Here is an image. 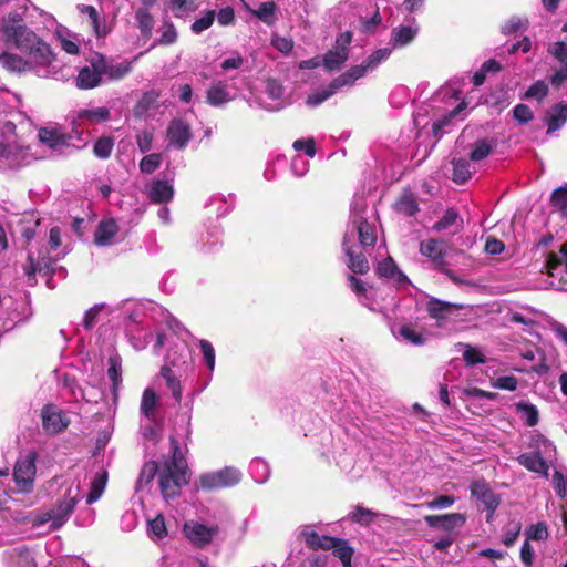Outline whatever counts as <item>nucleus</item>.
I'll return each instance as SVG.
<instances>
[{
    "mask_svg": "<svg viewBox=\"0 0 567 567\" xmlns=\"http://www.w3.org/2000/svg\"><path fill=\"white\" fill-rule=\"evenodd\" d=\"M547 94L548 86L545 81H537L528 87L525 93V97L542 101Z\"/></svg>",
    "mask_w": 567,
    "mask_h": 567,
    "instance_id": "obj_52",
    "label": "nucleus"
},
{
    "mask_svg": "<svg viewBox=\"0 0 567 567\" xmlns=\"http://www.w3.org/2000/svg\"><path fill=\"white\" fill-rule=\"evenodd\" d=\"M249 471L252 478L259 484L265 483L269 477V466L261 458L252 460L250 462Z\"/></svg>",
    "mask_w": 567,
    "mask_h": 567,
    "instance_id": "obj_45",
    "label": "nucleus"
},
{
    "mask_svg": "<svg viewBox=\"0 0 567 567\" xmlns=\"http://www.w3.org/2000/svg\"><path fill=\"white\" fill-rule=\"evenodd\" d=\"M153 142V133L150 131H142L136 135V143L142 153L151 150Z\"/></svg>",
    "mask_w": 567,
    "mask_h": 567,
    "instance_id": "obj_63",
    "label": "nucleus"
},
{
    "mask_svg": "<svg viewBox=\"0 0 567 567\" xmlns=\"http://www.w3.org/2000/svg\"><path fill=\"white\" fill-rule=\"evenodd\" d=\"M27 4H17L0 19V37L3 43L24 54L0 51V65L10 73L33 72L43 79H58L60 69L51 45L25 22Z\"/></svg>",
    "mask_w": 567,
    "mask_h": 567,
    "instance_id": "obj_1",
    "label": "nucleus"
},
{
    "mask_svg": "<svg viewBox=\"0 0 567 567\" xmlns=\"http://www.w3.org/2000/svg\"><path fill=\"white\" fill-rule=\"evenodd\" d=\"M353 225L362 246H373L377 240V228L374 224L368 223L361 216L353 217Z\"/></svg>",
    "mask_w": 567,
    "mask_h": 567,
    "instance_id": "obj_28",
    "label": "nucleus"
},
{
    "mask_svg": "<svg viewBox=\"0 0 567 567\" xmlns=\"http://www.w3.org/2000/svg\"><path fill=\"white\" fill-rule=\"evenodd\" d=\"M174 188L168 181L155 179L148 187V197L153 203H167L173 198Z\"/></svg>",
    "mask_w": 567,
    "mask_h": 567,
    "instance_id": "obj_26",
    "label": "nucleus"
},
{
    "mask_svg": "<svg viewBox=\"0 0 567 567\" xmlns=\"http://www.w3.org/2000/svg\"><path fill=\"white\" fill-rule=\"evenodd\" d=\"M216 18V12L214 10H208L204 13L203 17L196 19L192 24V31L196 34L202 33L207 30L214 22Z\"/></svg>",
    "mask_w": 567,
    "mask_h": 567,
    "instance_id": "obj_48",
    "label": "nucleus"
},
{
    "mask_svg": "<svg viewBox=\"0 0 567 567\" xmlns=\"http://www.w3.org/2000/svg\"><path fill=\"white\" fill-rule=\"evenodd\" d=\"M41 419L43 430L50 435L63 432L70 424V419L66 414L52 404H47L42 408Z\"/></svg>",
    "mask_w": 567,
    "mask_h": 567,
    "instance_id": "obj_14",
    "label": "nucleus"
},
{
    "mask_svg": "<svg viewBox=\"0 0 567 567\" xmlns=\"http://www.w3.org/2000/svg\"><path fill=\"white\" fill-rule=\"evenodd\" d=\"M174 453L169 462H166L159 472V487L164 498H174L179 494V488L189 480L186 461L184 460L175 440H173Z\"/></svg>",
    "mask_w": 567,
    "mask_h": 567,
    "instance_id": "obj_4",
    "label": "nucleus"
},
{
    "mask_svg": "<svg viewBox=\"0 0 567 567\" xmlns=\"http://www.w3.org/2000/svg\"><path fill=\"white\" fill-rule=\"evenodd\" d=\"M393 333L396 339L414 346L423 344L425 341L422 333H420L412 324H402L393 330Z\"/></svg>",
    "mask_w": 567,
    "mask_h": 567,
    "instance_id": "obj_34",
    "label": "nucleus"
},
{
    "mask_svg": "<svg viewBox=\"0 0 567 567\" xmlns=\"http://www.w3.org/2000/svg\"><path fill=\"white\" fill-rule=\"evenodd\" d=\"M241 480V472L233 466L200 475L198 484L203 489H219L237 485Z\"/></svg>",
    "mask_w": 567,
    "mask_h": 567,
    "instance_id": "obj_10",
    "label": "nucleus"
},
{
    "mask_svg": "<svg viewBox=\"0 0 567 567\" xmlns=\"http://www.w3.org/2000/svg\"><path fill=\"white\" fill-rule=\"evenodd\" d=\"M494 388L514 391L517 388V379L514 375H504L497 378L494 383Z\"/></svg>",
    "mask_w": 567,
    "mask_h": 567,
    "instance_id": "obj_64",
    "label": "nucleus"
},
{
    "mask_svg": "<svg viewBox=\"0 0 567 567\" xmlns=\"http://www.w3.org/2000/svg\"><path fill=\"white\" fill-rule=\"evenodd\" d=\"M189 350L186 343L181 342L172 347L166 355L164 365L173 370L182 371L188 365Z\"/></svg>",
    "mask_w": 567,
    "mask_h": 567,
    "instance_id": "obj_23",
    "label": "nucleus"
},
{
    "mask_svg": "<svg viewBox=\"0 0 567 567\" xmlns=\"http://www.w3.org/2000/svg\"><path fill=\"white\" fill-rule=\"evenodd\" d=\"M518 463L523 465L525 468H527L530 472H535L538 474H548V465L546 462L540 457L538 453L532 452V453H524L518 456L517 458Z\"/></svg>",
    "mask_w": 567,
    "mask_h": 567,
    "instance_id": "obj_31",
    "label": "nucleus"
},
{
    "mask_svg": "<svg viewBox=\"0 0 567 567\" xmlns=\"http://www.w3.org/2000/svg\"><path fill=\"white\" fill-rule=\"evenodd\" d=\"M162 162V155L157 153H153L150 155H146L142 158L140 162V169L145 174H152L154 171H156Z\"/></svg>",
    "mask_w": 567,
    "mask_h": 567,
    "instance_id": "obj_49",
    "label": "nucleus"
},
{
    "mask_svg": "<svg viewBox=\"0 0 567 567\" xmlns=\"http://www.w3.org/2000/svg\"><path fill=\"white\" fill-rule=\"evenodd\" d=\"M198 344H199V348L203 353L204 361H205L207 368L209 369L210 372H213L215 369V357H216L215 349H214L213 344L205 339L199 340Z\"/></svg>",
    "mask_w": 567,
    "mask_h": 567,
    "instance_id": "obj_50",
    "label": "nucleus"
},
{
    "mask_svg": "<svg viewBox=\"0 0 567 567\" xmlns=\"http://www.w3.org/2000/svg\"><path fill=\"white\" fill-rule=\"evenodd\" d=\"M218 532L217 525H205L197 520H189L184 525L185 536L197 547L208 545Z\"/></svg>",
    "mask_w": 567,
    "mask_h": 567,
    "instance_id": "obj_16",
    "label": "nucleus"
},
{
    "mask_svg": "<svg viewBox=\"0 0 567 567\" xmlns=\"http://www.w3.org/2000/svg\"><path fill=\"white\" fill-rule=\"evenodd\" d=\"M101 63L99 54L90 60L87 65L82 66L79 70L78 76L75 78V85L80 90H91L104 82L102 70H100Z\"/></svg>",
    "mask_w": 567,
    "mask_h": 567,
    "instance_id": "obj_15",
    "label": "nucleus"
},
{
    "mask_svg": "<svg viewBox=\"0 0 567 567\" xmlns=\"http://www.w3.org/2000/svg\"><path fill=\"white\" fill-rule=\"evenodd\" d=\"M381 23V17L378 7L374 9V13L371 18H361V30L367 33L373 32L377 27Z\"/></svg>",
    "mask_w": 567,
    "mask_h": 567,
    "instance_id": "obj_62",
    "label": "nucleus"
},
{
    "mask_svg": "<svg viewBox=\"0 0 567 567\" xmlns=\"http://www.w3.org/2000/svg\"><path fill=\"white\" fill-rule=\"evenodd\" d=\"M161 377L165 380L167 389L171 391L176 403H181L183 399V388L181 384V371L173 370L169 365L161 368Z\"/></svg>",
    "mask_w": 567,
    "mask_h": 567,
    "instance_id": "obj_25",
    "label": "nucleus"
},
{
    "mask_svg": "<svg viewBox=\"0 0 567 567\" xmlns=\"http://www.w3.org/2000/svg\"><path fill=\"white\" fill-rule=\"evenodd\" d=\"M424 520L433 528H439L446 532V534L455 535V529L462 527L466 518L463 514L452 513L445 515H426Z\"/></svg>",
    "mask_w": 567,
    "mask_h": 567,
    "instance_id": "obj_18",
    "label": "nucleus"
},
{
    "mask_svg": "<svg viewBox=\"0 0 567 567\" xmlns=\"http://www.w3.org/2000/svg\"><path fill=\"white\" fill-rule=\"evenodd\" d=\"M336 540L334 546L331 548L333 549V555L341 560L343 567H351L352 548L343 539L336 538Z\"/></svg>",
    "mask_w": 567,
    "mask_h": 567,
    "instance_id": "obj_42",
    "label": "nucleus"
},
{
    "mask_svg": "<svg viewBox=\"0 0 567 567\" xmlns=\"http://www.w3.org/2000/svg\"><path fill=\"white\" fill-rule=\"evenodd\" d=\"M390 48H381L373 51L367 59L359 65H354L347 72L336 78V85H353L354 82L368 73L373 72L381 63L386 61L391 55Z\"/></svg>",
    "mask_w": 567,
    "mask_h": 567,
    "instance_id": "obj_6",
    "label": "nucleus"
},
{
    "mask_svg": "<svg viewBox=\"0 0 567 567\" xmlns=\"http://www.w3.org/2000/svg\"><path fill=\"white\" fill-rule=\"evenodd\" d=\"M147 535L152 539H162L167 535L165 518L162 514L147 520Z\"/></svg>",
    "mask_w": 567,
    "mask_h": 567,
    "instance_id": "obj_39",
    "label": "nucleus"
},
{
    "mask_svg": "<svg viewBox=\"0 0 567 567\" xmlns=\"http://www.w3.org/2000/svg\"><path fill=\"white\" fill-rule=\"evenodd\" d=\"M492 151V145L487 143L485 140L478 141L475 145L473 151L470 154L471 161L478 162L484 159L489 155Z\"/></svg>",
    "mask_w": 567,
    "mask_h": 567,
    "instance_id": "obj_53",
    "label": "nucleus"
},
{
    "mask_svg": "<svg viewBox=\"0 0 567 567\" xmlns=\"http://www.w3.org/2000/svg\"><path fill=\"white\" fill-rule=\"evenodd\" d=\"M458 214L454 209H447L442 218H440L433 226L437 231L444 230L456 223Z\"/></svg>",
    "mask_w": 567,
    "mask_h": 567,
    "instance_id": "obj_54",
    "label": "nucleus"
},
{
    "mask_svg": "<svg viewBox=\"0 0 567 567\" xmlns=\"http://www.w3.org/2000/svg\"><path fill=\"white\" fill-rule=\"evenodd\" d=\"M104 81H117L127 75L132 70V63L127 61L112 63L105 56L99 54Z\"/></svg>",
    "mask_w": 567,
    "mask_h": 567,
    "instance_id": "obj_21",
    "label": "nucleus"
},
{
    "mask_svg": "<svg viewBox=\"0 0 567 567\" xmlns=\"http://www.w3.org/2000/svg\"><path fill=\"white\" fill-rule=\"evenodd\" d=\"M300 536L306 542L308 547L312 549L329 550L334 546L337 542L334 537L319 535L317 532H315L312 526H305L300 532Z\"/></svg>",
    "mask_w": 567,
    "mask_h": 567,
    "instance_id": "obj_22",
    "label": "nucleus"
},
{
    "mask_svg": "<svg viewBox=\"0 0 567 567\" xmlns=\"http://www.w3.org/2000/svg\"><path fill=\"white\" fill-rule=\"evenodd\" d=\"M545 267L547 274L558 280V288L567 290V244L548 255Z\"/></svg>",
    "mask_w": 567,
    "mask_h": 567,
    "instance_id": "obj_13",
    "label": "nucleus"
},
{
    "mask_svg": "<svg viewBox=\"0 0 567 567\" xmlns=\"http://www.w3.org/2000/svg\"><path fill=\"white\" fill-rule=\"evenodd\" d=\"M118 227L113 219L102 220L95 231L94 243L99 246H109L114 243Z\"/></svg>",
    "mask_w": 567,
    "mask_h": 567,
    "instance_id": "obj_30",
    "label": "nucleus"
},
{
    "mask_svg": "<svg viewBox=\"0 0 567 567\" xmlns=\"http://www.w3.org/2000/svg\"><path fill=\"white\" fill-rule=\"evenodd\" d=\"M449 245L445 241L429 238L420 243V254L429 258L434 267L446 275L453 282L461 285L464 280L458 278L452 270L445 267L444 257L449 249Z\"/></svg>",
    "mask_w": 567,
    "mask_h": 567,
    "instance_id": "obj_7",
    "label": "nucleus"
},
{
    "mask_svg": "<svg viewBox=\"0 0 567 567\" xmlns=\"http://www.w3.org/2000/svg\"><path fill=\"white\" fill-rule=\"evenodd\" d=\"M157 401V395L153 389L147 388L144 390L141 400V413L150 421L155 420Z\"/></svg>",
    "mask_w": 567,
    "mask_h": 567,
    "instance_id": "obj_35",
    "label": "nucleus"
},
{
    "mask_svg": "<svg viewBox=\"0 0 567 567\" xmlns=\"http://www.w3.org/2000/svg\"><path fill=\"white\" fill-rule=\"evenodd\" d=\"M266 94L270 100L277 102L272 110L282 107L285 90L278 81L270 79L266 82Z\"/></svg>",
    "mask_w": 567,
    "mask_h": 567,
    "instance_id": "obj_41",
    "label": "nucleus"
},
{
    "mask_svg": "<svg viewBox=\"0 0 567 567\" xmlns=\"http://www.w3.org/2000/svg\"><path fill=\"white\" fill-rule=\"evenodd\" d=\"M527 538L534 540H543L548 537L547 526L544 523H537L536 525H532L526 530Z\"/></svg>",
    "mask_w": 567,
    "mask_h": 567,
    "instance_id": "obj_60",
    "label": "nucleus"
},
{
    "mask_svg": "<svg viewBox=\"0 0 567 567\" xmlns=\"http://www.w3.org/2000/svg\"><path fill=\"white\" fill-rule=\"evenodd\" d=\"M567 121V103L560 102L550 107L545 116L547 124V134H551L555 131L561 128Z\"/></svg>",
    "mask_w": 567,
    "mask_h": 567,
    "instance_id": "obj_24",
    "label": "nucleus"
},
{
    "mask_svg": "<svg viewBox=\"0 0 567 567\" xmlns=\"http://www.w3.org/2000/svg\"><path fill=\"white\" fill-rule=\"evenodd\" d=\"M12 567H35L34 558L30 550L14 548L11 553Z\"/></svg>",
    "mask_w": 567,
    "mask_h": 567,
    "instance_id": "obj_43",
    "label": "nucleus"
},
{
    "mask_svg": "<svg viewBox=\"0 0 567 567\" xmlns=\"http://www.w3.org/2000/svg\"><path fill=\"white\" fill-rule=\"evenodd\" d=\"M106 480H107V477H106L105 472L97 474L93 478V481L91 483L90 492L86 497V503L89 505L93 504L102 496V494L105 489V486H106Z\"/></svg>",
    "mask_w": 567,
    "mask_h": 567,
    "instance_id": "obj_40",
    "label": "nucleus"
},
{
    "mask_svg": "<svg viewBox=\"0 0 567 567\" xmlns=\"http://www.w3.org/2000/svg\"><path fill=\"white\" fill-rule=\"evenodd\" d=\"M37 453L31 451L17 460L13 470V480L19 492L30 493L32 491L37 473Z\"/></svg>",
    "mask_w": 567,
    "mask_h": 567,
    "instance_id": "obj_9",
    "label": "nucleus"
},
{
    "mask_svg": "<svg viewBox=\"0 0 567 567\" xmlns=\"http://www.w3.org/2000/svg\"><path fill=\"white\" fill-rule=\"evenodd\" d=\"M336 79L329 84L328 87H322L313 92L307 97V105L309 106H318L330 96H332L338 90L343 87L344 85H336Z\"/></svg>",
    "mask_w": 567,
    "mask_h": 567,
    "instance_id": "obj_37",
    "label": "nucleus"
},
{
    "mask_svg": "<svg viewBox=\"0 0 567 567\" xmlns=\"http://www.w3.org/2000/svg\"><path fill=\"white\" fill-rule=\"evenodd\" d=\"M454 503L455 497L449 495H441L430 502L422 504V506H425L429 509H442L451 507Z\"/></svg>",
    "mask_w": 567,
    "mask_h": 567,
    "instance_id": "obj_58",
    "label": "nucleus"
},
{
    "mask_svg": "<svg viewBox=\"0 0 567 567\" xmlns=\"http://www.w3.org/2000/svg\"><path fill=\"white\" fill-rule=\"evenodd\" d=\"M343 250L349 257L348 267L357 274H365L369 270L368 259L362 254H357L353 247L349 244L348 235L343 239Z\"/></svg>",
    "mask_w": 567,
    "mask_h": 567,
    "instance_id": "obj_29",
    "label": "nucleus"
},
{
    "mask_svg": "<svg viewBox=\"0 0 567 567\" xmlns=\"http://www.w3.org/2000/svg\"><path fill=\"white\" fill-rule=\"evenodd\" d=\"M4 132L0 134V155L6 158H11L22 152V145L16 141V126L8 122L3 126Z\"/></svg>",
    "mask_w": 567,
    "mask_h": 567,
    "instance_id": "obj_20",
    "label": "nucleus"
},
{
    "mask_svg": "<svg viewBox=\"0 0 567 567\" xmlns=\"http://www.w3.org/2000/svg\"><path fill=\"white\" fill-rule=\"evenodd\" d=\"M82 14L87 16L89 25L93 29L94 33L97 38L104 37L106 34V28L101 23L99 13L96 9L92 6L81 4L78 7Z\"/></svg>",
    "mask_w": 567,
    "mask_h": 567,
    "instance_id": "obj_36",
    "label": "nucleus"
},
{
    "mask_svg": "<svg viewBox=\"0 0 567 567\" xmlns=\"http://www.w3.org/2000/svg\"><path fill=\"white\" fill-rule=\"evenodd\" d=\"M276 6L274 2H262L254 14L258 17L264 22L270 24L275 19Z\"/></svg>",
    "mask_w": 567,
    "mask_h": 567,
    "instance_id": "obj_51",
    "label": "nucleus"
},
{
    "mask_svg": "<svg viewBox=\"0 0 567 567\" xmlns=\"http://www.w3.org/2000/svg\"><path fill=\"white\" fill-rule=\"evenodd\" d=\"M351 41L352 34L349 31L341 33L337 38L333 49L322 56V64L324 69L328 71H334L341 68V65L349 59V45Z\"/></svg>",
    "mask_w": 567,
    "mask_h": 567,
    "instance_id": "obj_11",
    "label": "nucleus"
},
{
    "mask_svg": "<svg viewBox=\"0 0 567 567\" xmlns=\"http://www.w3.org/2000/svg\"><path fill=\"white\" fill-rule=\"evenodd\" d=\"M527 25V20L522 19L519 17H512L502 25V32L504 34H511L518 30L525 29Z\"/></svg>",
    "mask_w": 567,
    "mask_h": 567,
    "instance_id": "obj_59",
    "label": "nucleus"
},
{
    "mask_svg": "<svg viewBox=\"0 0 567 567\" xmlns=\"http://www.w3.org/2000/svg\"><path fill=\"white\" fill-rule=\"evenodd\" d=\"M471 493L474 497L480 499L484 504L485 508L489 512L486 518L487 522H489L492 519L493 513L499 504L498 497L489 488L485 481H474L471 484Z\"/></svg>",
    "mask_w": 567,
    "mask_h": 567,
    "instance_id": "obj_19",
    "label": "nucleus"
},
{
    "mask_svg": "<svg viewBox=\"0 0 567 567\" xmlns=\"http://www.w3.org/2000/svg\"><path fill=\"white\" fill-rule=\"evenodd\" d=\"M60 246L61 230L59 227H53L49 234V247L37 249V251L32 246L29 247L28 265L24 267L29 285L33 286L37 282V272L47 275L53 262L61 258L58 251Z\"/></svg>",
    "mask_w": 567,
    "mask_h": 567,
    "instance_id": "obj_3",
    "label": "nucleus"
},
{
    "mask_svg": "<svg viewBox=\"0 0 567 567\" xmlns=\"http://www.w3.org/2000/svg\"><path fill=\"white\" fill-rule=\"evenodd\" d=\"M157 473V464L155 462H147L141 470L138 480L136 482V489L142 491L153 481Z\"/></svg>",
    "mask_w": 567,
    "mask_h": 567,
    "instance_id": "obj_46",
    "label": "nucleus"
},
{
    "mask_svg": "<svg viewBox=\"0 0 567 567\" xmlns=\"http://www.w3.org/2000/svg\"><path fill=\"white\" fill-rule=\"evenodd\" d=\"M516 411L527 426H534L538 423V410L534 404L528 402H518Z\"/></svg>",
    "mask_w": 567,
    "mask_h": 567,
    "instance_id": "obj_38",
    "label": "nucleus"
},
{
    "mask_svg": "<svg viewBox=\"0 0 567 567\" xmlns=\"http://www.w3.org/2000/svg\"><path fill=\"white\" fill-rule=\"evenodd\" d=\"M548 52L559 61L561 65H567V45L561 42L550 43Z\"/></svg>",
    "mask_w": 567,
    "mask_h": 567,
    "instance_id": "obj_56",
    "label": "nucleus"
},
{
    "mask_svg": "<svg viewBox=\"0 0 567 567\" xmlns=\"http://www.w3.org/2000/svg\"><path fill=\"white\" fill-rule=\"evenodd\" d=\"M111 117V110L106 106H92L80 109L72 120L73 133L76 141L84 147L89 140V127L105 123Z\"/></svg>",
    "mask_w": 567,
    "mask_h": 567,
    "instance_id": "obj_5",
    "label": "nucleus"
},
{
    "mask_svg": "<svg viewBox=\"0 0 567 567\" xmlns=\"http://www.w3.org/2000/svg\"><path fill=\"white\" fill-rule=\"evenodd\" d=\"M166 138L168 147L184 150L192 138L189 124L182 118L173 120L167 126Z\"/></svg>",
    "mask_w": 567,
    "mask_h": 567,
    "instance_id": "obj_17",
    "label": "nucleus"
},
{
    "mask_svg": "<svg viewBox=\"0 0 567 567\" xmlns=\"http://www.w3.org/2000/svg\"><path fill=\"white\" fill-rule=\"evenodd\" d=\"M56 504L41 515V523L50 522L52 529H59L69 519L75 505L82 498L79 478H65L59 483Z\"/></svg>",
    "mask_w": 567,
    "mask_h": 567,
    "instance_id": "obj_2",
    "label": "nucleus"
},
{
    "mask_svg": "<svg viewBox=\"0 0 567 567\" xmlns=\"http://www.w3.org/2000/svg\"><path fill=\"white\" fill-rule=\"evenodd\" d=\"M514 117L519 123H528L534 118V113L526 104H518L513 110Z\"/></svg>",
    "mask_w": 567,
    "mask_h": 567,
    "instance_id": "obj_61",
    "label": "nucleus"
},
{
    "mask_svg": "<svg viewBox=\"0 0 567 567\" xmlns=\"http://www.w3.org/2000/svg\"><path fill=\"white\" fill-rule=\"evenodd\" d=\"M472 176L471 165L466 159L453 161V179L456 183L463 184Z\"/></svg>",
    "mask_w": 567,
    "mask_h": 567,
    "instance_id": "obj_44",
    "label": "nucleus"
},
{
    "mask_svg": "<svg viewBox=\"0 0 567 567\" xmlns=\"http://www.w3.org/2000/svg\"><path fill=\"white\" fill-rule=\"evenodd\" d=\"M56 39L61 48L69 54L79 53L80 40L78 35L71 33L66 28L58 25L55 29Z\"/></svg>",
    "mask_w": 567,
    "mask_h": 567,
    "instance_id": "obj_32",
    "label": "nucleus"
},
{
    "mask_svg": "<svg viewBox=\"0 0 567 567\" xmlns=\"http://www.w3.org/2000/svg\"><path fill=\"white\" fill-rule=\"evenodd\" d=\"M39 141L54 152H63L65 147L82 148L73 133L65 134L58 125L41 127L38 132Z\"/></svg>",
    "mask_w": 567,
    "mask_h": 567,
    "instance_id": "obj_8",
    "label": "nucleus"
},
{
    "mask_svg": "<svg viewBox=\"0 0 567 567\" xmlns=\"http://www.w3.org/2000/svg\"><path fill=\"white\" fill-rule=\"evenodd\" d=\"M374 516L375 514L371 509L357 506L351 514V519L355 523L368 525L372 522Z\"/></svg>",
    "mask_w": 567,
    "mask_h": 567,
    "instance_id": "obj_55",
    "label": "nucleus"
},
{
    "mask_svg": "<svg viewBox=\"0 0 567 567\" xmlns=\"http://www.w3.org/2000/svg\"><path fill=\"white\" fill-rule=\"evenodd\" d=\"M231 100H234V94L225 82H215L207 91V102L213 106H221Z\"/></svg>",
    "mask_w": 567,
    "mask_h": 567,
    "instance_id": "obj_27",
    "label": "nucleus"
},
{
    "mask_svg": "<svg viewBox=\"0 0 567 567\" xmlns=\"http://www.w3.org/2000/svg\"><path fill=\"white\" fill-rule=\"evenodd\" d=\"M377 274L386 284L395 287L396 289L406 290L411 286V281L408 276L399 269L391 257H386L378 262Z\"/></svg>",
    "mask_w": 567,
    "mask_h": 567,
    "instance_id": "obj_12",
    "label": "nucleus"
},
{
    "mask_svg": "<svg viewBox=\"0 0 567 567\" xmlns=\"http://www.w3.org/2000/svg\"><path fill=\"white\" fill-rule=\"evenodd\" d=\"M419 32L415 21L409 25H400L393 30L392 42L394 47H405L414 40Z\"/></svg>",
    "mask_w": 567,
    "mask_h": 567,
    "instance_id": "obj_33",
    "label": "nucleus"
},
{
    "mask_svg": "<svg viewBox=\"0 0 567 567\" xmlns=\"http://www.w3.org/2000/svg\"><path fill=\"white\" fill-rule=\"evenodd\" d=\"M113 146L114 143L111 137H101L95 142L93 146L94 155L103 159L109 158L113 151Z\"/></svg>",
    "mask_w": 567,
    "mask_h": 567,
    "instance_id": "obj_47",
    "label": "nucleus"
},
{
    "mask_svg": "<svg viewBox=\"0 0 567 567\" xmlns=\"http://www.w3.org/2000/svg\"><path fill=\"white\" fill-rule=\"evenodd\" d=\"M553 205L567 215V187L557 188L551 195Z\"/></svg>",
    "mask_w": 567,
    "mask_h": 567,
    "instance_id": "obj_57",
    "label": "nucleus"
}]
</instances>
